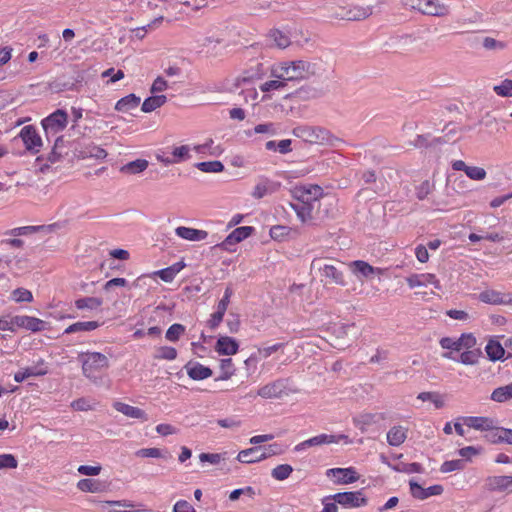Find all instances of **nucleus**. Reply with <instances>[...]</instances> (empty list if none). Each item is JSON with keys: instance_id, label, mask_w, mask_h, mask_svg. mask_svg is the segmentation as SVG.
Segmentation results:
<instances>
[{"instance_id": "f257e3e1", "label": "nucleus", "mask_w": 512, "mask_h": 512, "mask_svg": "<svg viewBox=\"0 0 512 512\" xmlns=\"http://www.w3.org/2000/svg\"><path fill=\"white\" fill-rule=\"evenodd\" d=\"M318 73L315 63L304 60L282 61L271 66L272 78H279L287 82H300L307 80Z\"/></svg>"}, {"instance_id": "f03ea898", "label": "nucleus", "mask_w": 512, "mask_h": 512, "mask_svg": "<svg viewBox=\"0 0 512 512\" xmlns=\"http://www.w3.org/2000/svg\"><path fill=\"white\" fill-rule=\"evenodd\" d=\"M82 364V373L93 383H98L109 368V359L100 352H83L79 355Z\"/></svg>"}, {"instance_id": "7ed1b4c3", "label": "nucleus", "mask_w": 512, "mask_h": 512, "mask_svg": "<svg viewBox=\"0 0 512 512\" xmlns=\"http://www.w3.org/2000/svg\"><path fill=\"white\" fill-rule=\"evenodd\" d=\"M46 322L28 315H3L0 317V330L16 332L19 329H25L31 332H40L45 330Z\"/></svg>"}, {"instance_id": "20e7f679", "label": "nucleus", "mask_w": 512, "mask_h": 512, "mask_svg": "<svg viewBox=\"0 0 512 512\" xmlns=\"http://www.w3.org/2000/svg\"><path fill=\"white\" fill-rule=\"evenodd\" d=\"M261 448L260 447H252L248 449L241 450L236 459L245 464L258 463L265 459H268L272 456L281 455L285 452L286 447L280 443L274 442L263 448V452L259 454L257 458H252V454L257 453Z\"/></svg>"}, {"instance_id": "39448f33", "label": "nucleus", "mask_w": 512, "mask_h": 512, "mask_svg": "<svg viewBox=\"0 0 512 512\" xmlns=\"http://www.w3.org/2000/svg\"><path fill=\"white\" fill-rule=\"evenodd\" d=\"M191 148L189 145L170 146L165 149H160L155 154L158 162L164 166L174 165L184 162L191 158Z\"/></svg>"}, {"instance_id": "423d86ee", "label": "nucleus", "mask_w": 512, "mask_h": 512, "mask_svg": "<svg viewBox=\"0 0 512 512\" xmlns=\"http://www.w3.org/2000/svg\"><path fill=\"white\" fill-rule=\"evenodd\" d=\"M439 344L441 348L450 350L443 354L446 359L455 360L452 352H459L462 349H471L476 345V338L472 333H463L458 338L443 337L440 339Z\"/></svg>"}, {"instance_id": "0eeeda50", "label": "nucleus", "mask_w": 512, "mask_h": 512, "mask_svg": "<svg viewBox=\"0 0 512 512\" xmlns=\"http://www.w3.org/2000/svg\"><path fill=\"white\" fill-rule=\"evenodd\" d=\"M312 267H316L319 272L320 281L325 285H337L344 287L347 285L344 272L332 264L319 265V259L312 261Z\"/></svg>"}, {"instance_id": "6e6552de", "label": "nucleus", "mask_w": 512, "mask_h": 512, "mask_svg": "<svg viewBox=\"0 0 512 512\" xmlns=\"http://www.w3.org/2000/svg\"><path fill=\"white\" fill-rule=\"evenodd\" d=\"M407 4L424 15L444 17L449 14V6L438 0H407Z\"/></svg>"}, {"instance_id": "1a4fd4ad", "label": "nucleus", "mask_w": 512, "mask_h": 512, "mask_svg": "<svg viewBox=\"0 0 512 512\" xmlns=\"http://www.w3.org/2000/svg\"><path fill=\"white\" fill-rule=\"evenodd\" d=\"M68 124V115L64 110L58 109L41 121V125L47 136L57 135Z\"/></svg>"}, {"instance_id": "9d476101", "label": "nucleus", "mask_w": 512, "mask_h": 512, "mask_svg": "<svg viewBox=\"0 0 512 512\" xmlns=\"http://www.w3.org/2000/svg\"><path fill=\"white\" fill-rule=\"evenodd\" d=\"M19 137L21 138L27 151L32 154H37L40 152L43 146V142L41 136L34 126H24L19 133Z\"/></svg>"}, {"instance_id": "9b49d317", "label": "nucleus", "mask_w": 512, "mask_h": 512, "mask_svg": "<svg viewBox=\"0 0 512 512\" xmlns=\"http://www.w3.org/2000/svg\"><path fill=\"white\" fill-rule=\"evenodd\" d=\"M331 499L345 508H358L367 504V499L363 496L362 491L336 493L331 496Z\"/></svg>"}, {"instance_id": "f8f14e48", "label": "nucleus", "mask_w": 512, "mask_h": 512, "mask_svg": "<svg viewBox=\"0 0 512 512\" xmlns=\"http://www.w3.org/2000/svg\"><path fill=\"white\" fill-rule=\"evenodd\" d=\"M326 475L332 478L337 485L351 484L357 482L360 478L354 467L331 468L326 471Z\"/></svg>"}, {"instance_id": "ddd939ff", "label": "nucleus", "mask_w": 512, "mask_h": 512, "mask_svg": "<svg viewBox=\"0 0 512 512\" xmlns=\"http://www.w3.org/2000/svg\"><path fill=\"white\" fill-rule=\"evenodd\" d=\"M287 394L286 383L283 379H277L275 381L269 382L261 386L257 391V395L264 399L281 398Z\"/></svg>"}, {"instance_id": "4468645a", "label": "nucleus", "mask_w": 512, "mask_h": 512, "mask_svg": "<svg viewBox=\"0 0 512 512\" xmlns=\"http://www.w3.org/2000/svg\"><path fill=\"white\" fill-rule=\"evenodd\" d=\"M254 232V227L252 226H242L234 229L222 243L218 246L226 251H232L231 246H234L243 240L250 237Z\"/></svg>"}, {"instance_id": "2eb2a0df", "label": "nucleus", "mask_w": 512, "mask_h": 512, "mask_svg": "<svg viewBox=\"0 0 512 512\" xmlns=\"http://www.w3.org/2000/svg\"><path fill=\"white\" fill-rule=\"evenodd\" d=\"M405 280L410 289L427 285H433L437 290L442 289L439 279L432 273H414L406 277Z\"/></svg>"}, {"instance_id": "dca6fc26", "label": "nucleus", "mask_w": 512, "mask_h": 512, "mask_svg": "<svg viewBox=\"0 0 512 512\" xmlns=\"http://www.w3.org/2000/svg\"><path fill=\"white\" fill-rule=\"evenodd\" d=\"M348 268L350 269L351 273L356 276L357 278H370L374 274H381L382 269L373 267L368 262L363 260H355L351 261L348 264Z\"/></svg>"}, {"instance_id": "f3484780", "label": "nucleus", "mask_w": 512, "mask_h": 512, "mask_svg": "<svg viewBox=\"0 0 512 512\" xmlns=\"http://www.w3.org/2000/svg\"><path fill=\"white\" fill-rule=\"evenodd\" d=\"M478 298L481 302L491 305L512 304V294L501 293L493 289H486L482 291Z\"/></svg>"}, {"instance_id": "a211bd4d", "label": "nucleus", "mask_w": 512, "mask_h": 512, "mask_svg": "<svg viewBox=\"0 0 512 512\" xmlns=\"http://www.w3.org/2000/svg\"><path fill=\"white\" fill-rule=\"evenodd\" d=\"M372 14L370 6H352L342 7V15H337L345 21H360L368 18Z\"/></svg>"}, {"instance_id": "6ab92c4d", "label": "nucleus", "mask_w": 512, "mask_h": 512, "mask_svg": "<svg viewBox=\"0 0 512 512\" xmlns=\"http://www.w3.org/2000/svg\"><path fill=\"white\" fill-rule=\"evenodd\" d=\"M297 197L304 204L319 200L323 196V189L319 185L307 184L296 189Z\"/></svg>"}, {"instance_id": "aec40b11", "label": "nucleus", "mask_w": 512, "mask_h": 512, "mask_svg": "<svg viewBox=\"0 0 512 512\" xmlns=\"http://www.w3.org/2000/svg\"><path fill=\"white\" fill-rule=\"evenodd\" d=\"M463 425L478 431H492L495 429V421L489 417L467 416L462 419Z\"/></svg>"}, {"instance_id": "412c9836", "label": "nucleus", "mask_w": 512, "mask_h": 512, "mask_svg": "<svg viewBox=\"0 0 512 512\" xmlns=\"http://www.w3.org/2000/svg\"><path fill=\"white\" fill-rule=\"evenodd\" d=\"M112 406L117 412L123 414L124 416H126L128 418L138 419L142 422H145L148 420L147 413L138 407L131 406L122 401H114Z\"/></svg>"}, {"instance_id": "4be33fe9", "label": "nucleus", "mask_w": 512, "mask_h": 512, "mask_svg": "<svg viewBox=\"0 0 512 512\" xmlns=\"http://www.w3.org/2000/svg\"><path fill=\"white\" fill-rule=\"evenodd\" d=\"M184 369L192 380L200 381L207 379L212 376L213 371L207 366H204L203 364L199 362H192L189 361L185 366Z\"/></svg>"}, {"instance_id": "5701e85b", "label": "nucleus", "mask_w": 512, "mask_h": 512, "mask_svg": "<svg viewBox=\"0 0 512 512\" xmlns=\"http://www.w3.org/2000/svg\"><path fill=\"white\" fill-rule=\"evenodd\" d=\"M239 350V344L236 339L229 336H220L215 345V351L219 355H235Z\"/></svg>"}, {"instance_id": "b1692460", "label": "nucleus", "mask_w": 512, "mask_h": 512, "mask_svg": "<svg viewBox=\"0 0 512 512\" xmlns=\"http://www.w3.org/2000/svg\"><path fill=\"white\" fill-rule=\"evenodd\" d=\"M47 373L48 369L45 366L44 361L40 360V362L36 366L27 367L22 371H18L17 373H15L14 380L18 383H21L29 377L44 376Z\"/></svg>"}, {"instance_id": "393cba45", "label": "nucleus", "mask_w": 512, "mask_h": 512, "mask_svg": "<svg viewBox=\"0 0 512 512\" xmlns=\"http://www.w3.org/2000/svg\"><path fill=\"white\" fill-rule=\"evenodd\" d=\"M341 440H345L346 443L349 442L348 436L344 434L332 435V434H319L314 437L307 439V444L310 447L313 446H321L325 444H337Z\"/></svg>"}, {"instance_id": "a878e982", "label": "nucleus", "mask_w": 512, "mask_h": 512, "mask_svg": "<svg viewBox=\"0 0 512 512\" xmlns=\"http://www.w3.org/2000/svg\"><path fill=\"white\" fill-rule=\"evenodd\" d=\"M175 234L188 241H202L208 237V232L191 227L179 226L175 229Z\"/></svg>"}, {"instance_id": "bb28decb", "label": "nucleus", "mask_w": 512, "mask_h": 512, "mask_svg": "<svg viewBox=\"0 0 512 512\" xmlns=\"http://www.w3.org/2000/svg\"><path fill=\"white\" fill-rule=\"evenodd\" d=\"M487 486L492 491H512V476H493L487 479Z\"/></svg>"}, {"instance_id": "cd10ccee", "label": "nucleus", "mask_w": 512, "mask_h": 512, "mask_svg": "<svg viewBox=\"0 0 512 512\" xmlns=\"http://www.w3.org/2000/svg\"><path fill=\"white\" fill-rule=\"evenodd\" d=\"M285 347V343H276L271 346L267 347H260L257 349V351L250 355V357L245 361L246 364H248L250 361L252 362H258L262 359H267L270 357L273 353L283 349Z\"/></svg>"}, {"instance_id": "c85d7f7f", "label": "nucleus", "mask_w": 512, "mask_h": 512, "mask_svg": "<svg viewBox=\"0 0 512 512\" xmlns=\"http://www.w3.org/2000/svg\"><path fill=\"white\" fill-rule=\"evenodd\" d=\"M408 429L401 425L393 426L387 432V442L391 446H400L407 438Z\"/></svg>"}, {"instance_id": "c756f323", "label": "nucleus", "mask_w": 512, "mask_h": 512, "mask_svg": "<svg viewBox=\"0 0 512 512\" xmlns=\"http://www.w3.org/2000/svg\"><path fill=\"white\" fill-rule=\"evenodd\" d=\"M379 419H384V416L382 414L366 413L354 418V424L361 432H366L368 428L376 424Z\"/></svg>"}, {"instance_id": "7c9ffc66", "label": "nucleus", "mask_w": 512, "mask_h": 512, "mask_svg": "<svg viewBox=\"0 0 512 512\" xmlns=\"http://www.w3.org/2000/svg\"><path fill=\"white\" fill-rule=\"evenodd\" d=\"M185 267L184 262H177L173 265L154 272V275L158 276L164 282H172L176 275Z\"/></svg>"}, {"instance_id": "2f4dec72", "label": "nucleus", "mask_w": 512, "mask_h": 512, "mask_svg": "<svg viewBox=\"0 0 512 512\" xmlns=\"http://www.w3.org/2000/svg\"><path fill=\"white\" fill-rule=\"evenodd\" d=\"M220 375L215 381H226L231 379L236 373V367L231 358H223L219 362Z\"/></svg>"}, {"instance_id": "473e14b6", "label": "nucleus", "mask_w": 512, "mask_h": 512, "mask_svg": "<svg viewBox=\"0 0 512 512\" xmlns=\"http://www.w3.org/2000/svg\"><path fill=\"white\" fill-rule=\"evenodd\" d=\"M140 104V97L135 94H129L117 101L115 109L118 112L127 113L135 109Z\"/></svg>"}, {"instance_id": "72a5a7b5", "label": "nucleus", "mask_w": 512, "mask_h": 512, "mask_svg": "<svg viewBox=\"0 0 512 512\" xmlns=\"http://www.w3.org/2000/svg\"><path fill=\"white\" fill-rule=\"evenodd\" d=\"M148 161L145 159H136L128 162L120 168V172L127 175H136L142 173L148 168Z\"/></svg>"}, {"instance_id": "f704fd0d", "label": "nucleus", "mask_w": 512, "mask_h": 512, "mask_svg": "<svg viewBox=\"0 0 512 512\" xmlns=\"http://www.w3.org/2000/svg\"><path fill=\"white\" fill-rule=\"evenodd\" d=\"M100 327V323L98 321H79L76 323H73L69 325L64 333L65 334H72L76 332H88L93 331Z\"/></svg>"}, {"instance_id": "c9c22d12", "label": "nucleus", "mask_w": 512, "mask_h": 512, "mask_svg": "<svg viewBox=\"0 0 512 512\" xmlns=\"http://www.w3.org/2000/svg\"><path fill=\"white\" fill-rule=\"evenodd\" d=\"M167 101L165 95H153L144 100L141 106V110L145 113L152 112L157 108L163 106Z\"/></svg>"}, {"instance_id": "e433bc0d", "label": "nucleus", "mask_w": 512, "mask_h": 512, "mask_svg": "<svg viewBox=\"0 0 512 512\" xmlns=\"http://www.w3.org/2000/svg\"><path fill=\"white\" fill-rule=\"evenodd\" d=\"M491 399L498 403L512 399V383L494 389L491 394Z\"/></svg>"}, {"instance_id": "4c0bfd02", "label": "nucleus", "mask_w": 512, "mask_h": 512, "mask_svg": "<svg viewBox=\"0 0 512 512\" xmlns=\"http://www.w3.org/2000/svg\"><path fill=\"white\" fill-rule=\"evenodd\" d=\"M77 488L82 492L96 493L103 490L102 484L99 480L85 478L77 482Z\"/></svg>"}, {"instance_id": "58836bf2", "label": "nucleus", "mask_w": 512, "mask_h": 512, "mask_svg": "<svg viewBox=\"0 0 512 512\" xmlns=\"http://www.w3.org/2000/svg\"><path fill=\"white\" fill-rule=\"evenodd\" d=\"M49 228H50V226H45V225L22 226V227H17V228L11 229V230L7 231L6 234L10 235V236L17 237V236H24V235L37 233L40 231L47 230Z\"/></svg>"}, {"instance_id": "ea45409f", "label": "nucleus", "mask_w": 512, "mask_h": 512, "mask_svg": "<svg viewBox=\"0 0 512 512\" xmlns=\"http://www.w3.org/2000/svg\"><path fill=\"white\" fill-rule=\"evenodd\" d=\"M485 351H486L488 357L492 361L502 359L505 354V350L502 347V345L498 341H495V340H490L487 343V345L485 347Z\"/></svg>"}, {"instance_id": "a19ab883", "label": "nucleus", "mask_w": 512, "mask_h": 512, "mask_svg": "<svg viewBox=\"0 0 512 512\" xmlns=\"http://www.w3.org/2000/svg\"><path fill=\"white\" fill-rule=\"evenodd\" d=\"M417 398L421 401H430L436 409H441L445 405L443 396L438 392H421Z\"/></svg>"}, {"instance_id": "79ce46f5", "label": "nucleus", "mask_w": 512, "mask_h": 512, "mask_svg": "<svg viewBox=\"0 0 512 512\" xmlns=\"http://www.w3.org/2000/svg\"><path fill=\"white\" fill-rule=\"evenodd\" d=\"M269 36L274 44L281 49L287 48L291 43L290 37L278 29L271 30Z\"/></svg>"}, {"instance_id": "37998d69", "label": "nucleus", "mask_w": 512, "mask_h": 512, "mask_svg": "<svg viewBox=\"0 0 512 512\" xmlns=\"http://www.w3.org/2000/svg\"><path fill=\"white\" fill-rule=\"evenodd\" d=\"M293 467L290 464H280L271 471V476L277 481H284L290 477Z\"/></svg>"}, {"instance_id": "c03bdc74", "label": "nucleus", "mask_w": 512, "mask_h": 512, "mask_svg": "<svg viewBox=\"0 0 512 512\" xmlns=\"http://www.w3.org/2000/svg\"><path fill=\"white\" fill-rule=\"evenodd\" d=\"M195 166L205 173H219L224 170V165L218 160L199 162Z\"/></svg>"}, {"instance_id": "a18cd8bd", "label": "nucleus", "mask_w": 512, "mask_h": 512, "mask_svg": "<svg viewBox=\"0 0 512 512\" xmlns=\"http://www.w3.org/2000/svg\"><path fill=\"white\" fill-rule=\"evenodd\" d=\"M185 331L184 325L174 323L167 329L165 338L170 342H177L184 335Z\"/></svg>"}, {"instance_id": "49530a36", "label": "nucleus", "mask_w": 512, "mask_h": 512, "mask_svg": "<svg viewBox=\"0 0 512 512\" xmlns=\"http://www.w3.org/2000/svg\"><path fill=\"white\" fill-rule=\"evenodd\" d=\"M102 305V300L97 297H84L75 301L78 309H97Z\"/></svg>"}, {"instance_id": "de8ad7c7", "label": "nucleus", "mask_w": 512, "mask_h": 512, "mask_svg": "<svg viewBox=\"0 0 512 512\" xmlns=\"http://www.w3.org/2000/svg\"><path fill=\"white\" fill-rule=\"evenodd\" d=\"M480 355L479 350L465 349L459 357V362L464 365H475L478 363Z\"/></svg>"}, {"instance_id": "09e8293b", "label": "nucleus", "mask_w": 512, "mask_h": 512, "mask_svg": "<svg viewBox=\"0 0 512 512\" xmlns=\"http://www.w3.org/2000/svg\"><path fill=\"white\" fill-rule=\"evenodd\" d=\"M177 350L171 346H161L157 348L155 358L160 360L172 361L177 358Z\"/></svg>"}, {"instance_id": "8fccbe9b", "label": "nucleus", "mask_w": 512, "mask_h": 512, "mask_svg": "<svg viewBox=\"0 0 512 512\" xmlns=\"http://www.w3.org/2000/svg\"><path fill=\"white\" fill-rule=\"evenodd\" d=\"M271 191V182L269 180H262L255 185L252 191V196L256 199H261Z\"/></svg>"}, {"instance_id": "3c124183", "label": "nucleus", "mask_w": 512, "mask_h": 512, "mask_svg": "<svg viewBox=\"0 0 512 512\" xmlns=\"http://www.w3.org/2000/svg\"><path fill=\"white\" fill-rule=\"evenodd\" d=\"M287 86L286 82L279 78H273L272 80L266 81L260 85V90L264 93L282 90Z\"/></svg>"}, {"instance_id": "603ef678", "label": "nucleus", "mask_w": 512, "mask_h": 512, "mask_svg": "<svg viewBox=\"0 0 512 512\" xmlns=\"http://www.w3.org/2000/svg\"><path fill=\"white\" fill-rule=\"evenodd\" d=\"M493 91L500 97H512V80L505 79L493 87Z\"/></svg>"}, {"instance_id": "864d4df0", "label": "nucleus", "mask_w": 512, "mask_h": 512, "mask_svg": "<svg viewBox=\"0 0 512 512\" xmlns=\"http://www.w3.org/2000/svg\"><path fill=\"white\" fill-rule=\"evenodd\" d=\"M12 299L17 302H32L33 295L31 291L25 288H17L12 292Z\"/></svg>"}, {"instance_id": "5fc2aeb1", "label": "nucleus", "mask_w": 512, "mask_h": 512, "mask_svg": "<svg viewBox=\"0 0 512 512\" xmlns=\"http://www.w3.org/2000/svg\"><path fill=\"white\" fill-rule=\"evenodd\" d=\"M135 455L139 458H162L163 453L159 448H141L135 452Z\"/></svg>"}, {"instance_id": "6e6d98bb", "label": "nucleus", "mask_w": 512, "mask_h": 512, "mask_svg": "<svg viewBox=\"0 0 512 512\" xmlns=\"http://www.w3.org/2000/svg\"><path fill=\"white\" fill-rule=\"evenodd\" d=\"M291 228L283 225H275L270 229V236L274 240H282L289 236Z\"/></svg>"}, {"instance_id": "4d7b16f0", "label": "nucleus", "mask_w": 512, "mask_h": 512, "mask_svg": "<svg viewBox=\"0 0 512 512\" xmlns=\"http://www.w3.org/2000/svg\"><path fill=\"white\" fill-rule=\"evenodd\" d=\"M465 174L471 180H476V181L484 180L487 175L485 169L482 167H478V166H468Z\"/></svg>"}, {"instance_id": "13d9d810", "label": "nucleus", "mask_w": 512, "mask_h": 512, "mask_svg": "<svg viewBox=\"0 0 512 512\" xmlns=\"http://www.w3.org/2000/svg\"><path fill=\"white\" fill-rule=\"evenodd\" d=\"M464 468V463L462 460H449L442 463L440 467V471L442 473H449L452 471L462 470Z\"/></svg>"}, {"instance_id": "bf43d9fd", "label": "nucleus", "mask_w": 512, "mask_h": 512, "mask_svg": "<svg viewBox=\"0 0 512 512\" xmlns=\"http://www.w3.org/2000/svg\"><path fill=\"white\" fill-rule=\"evenodd\" d=\"M18 461L12 454H0V469H16Z\"/></svg>"}, {"instance_id": "052dcab7", "label": "nucleus", "mask_w": 512, "mask_h": 512, "mask_svg": "<svg viewBox=\"0 0 512 512\" xmlns=\"http://www.w3.org/2000/svg\"><path fill=\"white\" fill-rule=\"evenodd\" d=\"M483 47L486 50H503L506 48V43L496 40L492 37H485L482 42Z\"/></svg>"}, {"instance_id": "680f3d73", "label": "nucleus", "mask_w": 512, "mask_h": 512, "mask_svg": "<svg viewBox=\"0 0 512 512\" xmlns=\"http://www.w3.org/2000/svg\"><path fill=\"white\" fill-rule=\"evenodd\" d=\"M232 295H233L232 288L229 287V286L226 287L222 299L217 304V310L218 311L223 312L224 314L226 313L227 308H228L229 303H230V298H231Z\"/></svg>"}, {"instance_id": "e2e57ef3", "label": "nucleus", "mask_w": 512, "mask_h": 512, "mask_svg": "<svg viewBox=\"0 0 512 512\" xmlns=\"http://www.w3.org/2000/svg\"><path fill=\"white\" fill-rule=\"evenodd\" d=\"M224 455L225 453H201L199 459L201 462H209L210 464L217 465L225 458Z\"/></svg>"}, {"instance_id": "0e129e2a", "label": "nucleus", "mask_w": 512, "mask_h": 512, "mask_svg": "<svg viewBox=\"0 0 512 512\" xmlns=\"http://www.w3.org/2000/svg\"><path fill=\"white\" fill-rule=\"evenodd\" d=\"M71 407L75 411H89L93 409V405L86 398H78L71 402Z\"/></svg>"}, {"instance_id": "69168bd1", "label": "nucleus", "mask_w": 512, "mask_h": 512, "mask_svg": "<svg viewBox=\"0 0 512 512\" xmlns=\"http://www.w3.org/2000/svg\"><path fill=\"white\" fill-rule=\"evenodd\" d=\"M294 210L296 211L297 216L300 218L302 222H306L307 220H310L312 218L311 215V207L306 206V204L303 203L302 206L294 205Z\"/></svg>"}, {"instance_id": "338daca9", "label": "nucleus", "mask_w": 512, "mask_h": 512, "mask_svg": "<svg viewBox=\"0 0 512 512\" xmlns=\"http://www.w3.org/2000/svg\"><path fill=\"white\" fill-rule=\"evenodd\" d=\"M328 135L327 131L321 128H312L309 131L308 137L310 142H320L326 140V136Z\"/></svg>"}, {"instance_id": "774afa93", "label": "nucleus", "mask_w": 512, "mask_h": 512, "mask_svg": "<svg viewBox=\"0 0 512 512\" xmlns=\"http://www.w3.org/2000/svg\"><path fill=\"white\" fill-rule=\"evenodd\" d=\"M173 512H196V509L186 500H178L173 506Z\"/></svg>"}]
</instances>
